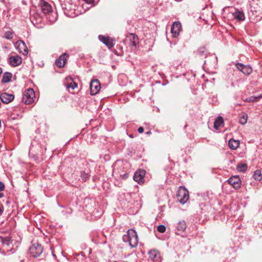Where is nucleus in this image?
Listing matches in <instances>:
<instances>
[{"label":"nucleus","instance_id":"9d476101","mask_svg":"<svg viewBox=\"0 0 262 262\" xmlns=\"http://www.w3.org/2000/svg\"><path fill=\"white\" fill-rule=\"evenodd\" d=\"M145 172L143 170H139L137 171L133 177L134 180L138 182L139 184L143 183L144 181V177L145 176Z\"/></svg>","mask_w":262,"mask_h":262},{"label":"nucleus","instance_id":"39448f33","mask_svg":"<svg viewBox=\"0 0 262 262\" xmlns=\"http://www.w3.org/2000/svg\"><path fill=\"white\" fill-rule=\"evenodd\" d=\"M100 83L98 80H92L90 84V93L92 95L97 94L100 90Z\"/></svg>","mask_w":262,"mask_h":262},{"label":"nucleus","instance_id":"20e7f679","mask_svg":"<svg viewBox=\"0 0 262 262\" xmlns=\"http://www.w3.org/2000/svg\"><path fill=\"white\" fill-rule=\"evenodd\" d=\"M29 251L33 257L39 256L43 251V248L41 245L35 243L30 247Z\"/></svg>","mask_w":262,"mask_h":262},{"label":"nucleus","instance_id":"58836bf2","mask_svg":"<svg viewBox=\"0 0 262 262\" xmlns=\"http://www.w3.org/2000/svg\"><path fill=\"white\" fill-rule=\"evenodd\" d=\"M146 134L147 135H150L151 134V132L150 131H148V132H146Z\"/></svg>","mask_w":262,"mask_h":262},{"label":"nucleus","instance_id":"cd10ccee","mask_svg":"<svg viewBox=\"0 0 262 262\" xmlns=\"http://www.w3.org/2000/svg\"><path fill=\"white\" fill-rule=\"evenodd\" d=\"M247 168L246 164L239 163L237 165V170L239 172H245Z\"/></svg>","mask_w":262,"mask_h":262},{"label":"nucleus","instance_id":"1a4fd4ad","mask_svg":"<svg viewBox=\"0 0 262 262\" xmlns=\"http://www.w3.org/2000/svg\"><path fill=\"white\" fill-rule=\"evenodd\" d=\"M236 68L245 75H249L252 72L251 67L248 65H244L241 63L236 64Z\"/></svg>","mask_w":262,"mask_h":262},{"label":"nucleus","instance_id":"0eeeda50","mask_svg":"<svg viewBox=\"0 0 262 262\" xmlns=\"http://www.w3.org/2000/svg\"><path fill=\"white\" fill-rule=\"evenodd\" d=\"M182 30L181 23L180 21H174L171 28V33L173 37H177Z\"/></svg>","mask_w":262,"mask_h":262},{"label":"nucleus","instance_id":"393cba45","mask_svg":"<svg viewBox=\"0 0 262 262\" xmlns=\"http://www.w3.org/2000/svg\"><path fill=\"white\" fill-rule=\"evenodd\" d=\"M67 80H70L71 81L70 83L66 84V88L68 90H69L70 89L74 90L77 87V84L73 80L71 77L67 78Z\"/></svg>","mask_w":262,"mask_h":262},{"label":"nucleus","instance_id":"4be33fe9","mask_svg":"<svg viewBox=\"0 0 262 262\" xmlns=\"http://www.w3.org/2000/svg\"><path fill=\"white\" fill-rule=\"evenodd\" d=\"M74 0H66L64 2L65 9L67 10H74L76 6L74 4Z\"/></svg>","mask_w":262,"mask_h":262},{"label":"nucleus","instance_id":"e433bc0d","mask_svg":"<svg viewBox=\"0 0 262 262\" xmlns=\"http://www.w3.org/2000/svg\"><path fill=\"white\" fill-rule=\"evenodd\" d=\"M4 207L3 206H2L1 207H0V215H1L2 214V213H3L4 212Z\"/></svg>","mask_w":262,"mask_h":262},{"label":"nucleus","instance_id":"a211bd4d","mask_svg":"<svg viewBox=\"0 0 262 262\" xmlns=\"http://www.w3.org/2000/svg\"><path fill=\"white\" fill-rule=\"evenodd\" d=\"M233 17L237 21H244L245 19V16L243 11L236 9V11L232 13Z\"/></svg>","mask_w":262,"mask_h":262},{"label":"nucleus","instance_id":"7c9ffc66","mask_svg":"<svg viewBox=\"0 0 262 262\" xmlns=\"http://www.w3.org/2000/svg\"><path fill=\"white\" fill-rule=\"evenodd\" d=\"M80 177L82 180L84 181H86L90 178V175L89 173H86L85 171H82L81 172Z\"/></svg>","mask_w":262,"mask_h":262},{"label":"nucleus","instance_id":"412c9836","mask_svg":"<svg viewBox=\"0 0 262 262\" xmlns=\"http://www.w3.org/2000/svg\"><path fill=\"white\" fill-rule=\"evenodd\" d=\"M127 38L129 39L130 45L132 46L136 47L138 39L137 36L135 34L131 33L127 36Z\"/></svg>","mask_w":262,"mask_h":262},{"label":"nucleus","instance_id":"473e14b6","mask_svg":"<svg viewBox=\"0 0 262 262\" xmlns=\"http://www.w3.org/2000/svg\"><path fill=\"white\" fill-rule=\"evenodd\" d=\"M157 230L160 233H163L166 230V227L164 225H160L158 226Z\"/></svg>","mask_w":262,"mask_h":262},{"label":"nucleus","instance_id":"5701e85b","mask_svg":"<svg viewBox=\"0 0 262 262\" xmlns=\"http://www.w3.org/2000/svg\"><path fill=\"white\" fill-rule=\"evenodd\" d=\"M99 40L102 41L104 44H105L108 48H111L113 46L112 42L111 41L110 39L106 37H105L102 35H99L98 36Z\"/></svg>","mask_w":262,"mask_h":262},{"label":"nucleus","instance_id":"f704fd0d","mask_svg":"<svg viewBox=\"0 0 262 262\" xmlns=\"http://www.w3.org/2000/svg\"><path fill=\"white\" fill-rule=\"evenodd\" d=\"M5 189V185L4 183L0 181V191L4 190Z\"/></svg>","mask_w":262,"mask_h":262},{"label":"nucleus","instance_id":"6ab92c4d","mask_svg":"<svg viewBox=\"0 0 262 262\" xmlns=\"http://www.w3.org/2000/svg\"><path fill=\"white\" fill-rule=\"evenodd\" d=\"M207 51L204 47L199 48L198 55H199L200 56V60H201V61L204 63H205V60H203V59L207 57Z\"/></svg>","mask_w":262,"mask_h":262},{"label":"nucleus","instance_id":"2eb2a0df","mask_svg":"<svg viewBox=\"0 0 262 262\" xmlns=\"http://www.w3.org/2000/svg\"><path fill=\"white\" fill-rule=\"evenodd\" d=\"M9 62L12 66L16 67L21 63L22 59L18 55L11 56L9 57Z\"/></svg>","mask_w":262,"mask_h":262},{"label":"nucleus","instance_id":"c85d7f7f","mask_svg":"<svg viewBox=\"0 0 262 262\" xmlns=\"http://www.w3.org/2000/svg\"><path fill=\"white\" fill-rule=\"evenodd\" d=\"M262 98V95H260L258 96H251L247 98L246 101L247 102H254L257 101L259 98Z\"/></svg>","mask_w":262,"mask_h":262},{"label":"nucleus","instance_id":"72a5a7b5","mask_svg":"<svg viewBox=\"0 0 262 262\" xmlns=\"http://www.w3.org/2000/svg\"><path fill=\"white\" fill-rule=\"evenodd\" d=\"M88 4L91 5V7L94 6V0H83Z\"/></svg>","mask_w":262,"mask_h":262},{"label":"nucleus","instance_id":"aec40b11","mask_svg":"<svg viewBox=\"0 0 262 262\" xmlns=\"http://www.w3.org/2000/svg\"><path fill=\"white\" fill-rule=\"evenodd\" d=\"M228 145L231 149H236L239 146V141L233 139H230L228 142Z\"/></svg>","mask_w":262,"mask_h":262},{"label":"nucleus","instance_id":"f8f14e48","mask_svg":"<svg viewBox=\"0 0 262 262\" xmlns=\"http://www.w3.org/2000/svg\"><path fill=\"white\" fill-rule=\"evenodd\" d=\"M149 258L152 261H157L160 259L161 255L159 251L152 249L148 251Z\"/></svg>","mask_w":262,"mask_h":262},{"label":"nucleus","instance_id":"f03ea898","mask_svg":"<svg viewBox=\"0 0 262 262\" xmlns=\"http://www.w3.org/2000/svg\"><path fill=\"white\" fill-rule=\"evenodd\" d=\"M178 201L181 204H184L189 199L188 190L183 186H180L177 193Z\"/></svg>","mask_w":262,"mask_h":262},{"label":"nucleus","instance_id":"ddd939ff","mask_svg":"<svg viewBox=\"0 0 262 262\" xmlns=\"http://www.w3.org/2000/svg\"><path fill=\"white\" fill-rule=\"evenodd\" d=\"M68 57V54L64 53L62 54L59 57L56 59L55 61L56 65L58 68H62L65 64L67 58Z\"/></svg>","mask_w":262,"mask_h":262},{"label":"nucleus","instance_id":"c756f323","mask_svg":"<svg viewBox=\"0 0 262 262\" xmlns=\"http://www.w3.org/2000/svg\"><path fill=\"white\" fill-rule=\"evenodd\" d=\"M248 116L247 114L243 115L242 117H241L239 119V122L242 124H245L247 122Z\"/></svg>","mask_w":262,"mask_h":262},{"label":"nucleus","instance_id":"b1692460","mask_svg":"<svg viewBox=\"0 0 262 262\" xmlns=\"http://www.w3.org/2000/svg\"><path fill=\"white\" fill-rule=\"evenodd\" d=\"M224 123L223 118L221 116L217 117L214 122V128L218 129Z\"/></svg>","mask_w":262,"mask_h":262},{"label":"nucleus","instance_id":"6e6552de","mask_svg":"<svg viewBox=\"0 0 262 262\" xmlns=\"http://www.w3.org/2000/svg\"><path fill=\"white\" fill-rule=\"evenodd\" d=\"M228 182L235 189H238L241 187V181L237 176H234L230 178L228 180Z\"/></svg>","mask_w":262,"mask_h":262},{"label":"nucleus","instance_id":"c9c22d12","mask_svg":"<svg viewBox=\"0 0 262 262\" xmlns=\"http://www.w3.org/2000/svg\"><path fill=\"white\" fill-rule=\"evenodd\" d=\"M138 131L139 133H142L143 132H144V128L143 127H140L138 129Z\"/></svg>","mask_w":262,"mask_h":262},{"label":"nucleus","instance_id":"dca6fc26","mask_svg":"<svg viewBox=\"0 0 262 262\" xmlns=\"http://www.w3.org/2000/svg\"><path fill=\"white\" fill-rule=\"evenodd\" d=\"M176 233L178 235L182 234L186 228V225L185 221L179 222L176 226Z\"/></svg>","mask_w":262,"mask_h":262},{"label":"nucleus","instance_id":"7ed1b4c3","mask_svg":"<svg viewBox=\"0 0 262 262\" xmlns=\"http://www.w3.org/2000/svg\"><path fill=\"white\" fill-rule=\"evenodd\" d=\"M35 98V92L32 89L29 88L25 91L22 98V101L27 104L32 103Z\"/></svg>","mask_w":262,"mask_h":262},{"label":"nucleus","instance_id":"9b49d317","mask_svg":"<svg viewBox=\"0 0 262 262\" xmlns=\"http://www.w3.org/2000/svg\"><path fill=\"white\" fill-rule=\"evenodd\" d=\"M0 98L2 102L8 104L14 100V96L13 95L4 93L1 95Z\"/></svg>","mask_w":262,"mask_h":262},{"label":"nucleus","instance_id":"2f4dec72","mask_svg":"<svg viewBox=\"0 0 262 262\" xmlns=\"http://www.w3.org/2000/svg\"><path fill=\"white\" fill-rule=\"evenodd\" d=\"M261 176V171L260 170H257L254 172V177L255 180L260 181L262 178Z\"/></svg>","mask_w":262,"mask_h":262},{"label":"nucleus","instance_id":"bb28decb","mask_svg":"<svg viewBox=\"0 0 262 262\" xmlns=\"http://www.w3.org/2000/svg\"><path fill=\"white\" fill-rule=\"evenodd\" d=\"M14 33L11 30H9L7 31H6L4 33V35L3 36V37L8 39L11 40L13 37Z\"/></svg>","mask_w":262,"mask_h":262},{"label":"nucleus","instance_id":"423d86ee","mask_svg":"<svg viewBox=\"0 0 262 262\" xmlns=\"http://www.w3.org/2000/svg\"><path fill=\"white\" fill-rule=\"evenodd\" d=\"M1 241L3 246V252H2V253L6 254L7 252L11 251L13 249L12 248H11L10 250L7 249V248L12 244V241L11 237L8 236L1 238Z\"/></svg>","mask_w":262,"mask_h":262},{"label":"nucleus","instance_id":"f3484780","mask_svg":"<svg viewBox=\"0 0 262 262\" xmlns=\"http://www.w3.org/2000/svg\"><path fill=\"white\" fill-rule=\"evenodd\" d=\"M41 11L45 14H49L52 11V7L49 3L46 2H42L40 3Z\"/></svg>","mask_w":262,"mask_h":262},{"label":"nucleus","instance_id":"a878e982","mask_svg":"<svg viewBox=\"0 0 262 262\" xmlns=\"http://www.w3.org/2000/svg\"><path fill=\"white\" fill-rule=\"evenodd\" d=\"M11 77L12 74L11 73L5 72L3 76L2 79V83H7L9 82L11 79Z\"/></svg>","mask_w":262,"mask_h":262},{"label":"nucleus","instance_id":"4c0bfd02","mask_svg":"<svg viewBox=\"0 0 262 262\" xmlns=\"http://www.w3.org/2000/svg\"><path fill=\"white\" fill-rule=\"evenodd\" d=\"M4 196V194L3 193L0 192V198H2Z\"/></svg>","mask_w":262,"mask_h":262},{"label":"nucleus","instance_id":"f257e3e1","mask_svg":"<svg viewBox=\"0 0 262 262\" xmlns=\"http://www.w3.org/2000/svg\"><path fill=\"white\" fill-rule=\"evenodd\" d=\"M122 239L124 242H127L130 247L135 248L138 243V237L136 231L133 229L128 230L126 234L122 236Z\"/></svg>","mask_w":262,"mask_h":262},{"label":"nucleus","instance_id":"4468645a","mask_svg":"<svg viewBox=\"0 0 262 262\" xmlns=\"http://www.w3.org/2000/svg\"><path fill=\"white\" fill-rule=\"evenodd\" d=\"M16 44L17 45V48L19 50L20 53H21L24 55L28 54V50L24 41H20L19 42H17Z\"/></svg>","mask_w":262,"mask_h":262}]
</instances>
